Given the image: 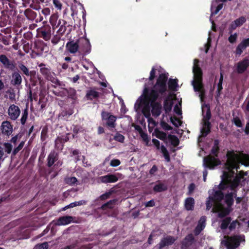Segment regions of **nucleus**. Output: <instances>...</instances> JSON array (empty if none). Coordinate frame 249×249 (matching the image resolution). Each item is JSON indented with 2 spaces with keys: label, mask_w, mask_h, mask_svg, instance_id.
I'll return each instance as SVG.
<instances>
[{
  "label": "nucleus",
  "mask_w": 249,
  "mask_h": 249,
  "mask_svg": "<svg viewBox=\"0 0 249 249\" xmlns=\"http://www.w3.org/2000/svg\"><path fill=\"white\" fill-rule=\"evenodd\" d=\"M41 37H42L45 40H48L51 37L50 31H41L40 32Z\"/></svg>",
  "instance_id": "obj_33"
},
{
  "label": "nucleus",
  "mask_w": 249,
  "mask_h": 249,
  "mask_svg": "<svg viewBox=\"0 0 249 249\" xmlns=\"http://www.w3.org/2000/svg\"><path fill=\"white\" fill-rule=\"evenodd\" d=\"M167 77L163 74H160L156 84L150 92L148 87L145 85L143 94L136 101L134 109L138 113L142 112L144 116L148 118L149 127H153L156 122L150 118L151 113L155 117L159 116L161 111V105L156 99L160 94L166 90V81Z\"/></svg>",
  "instance_id": "obj_2"
},
{
  "label": "nucleus",
  "mask_w": 249,
  "mask_h": 249,
  "mask_svg": "<svg viewBox=\"0 0 249 249\" xmlns=\"http://www.w3.org/2000/svg\"><path fill=\"white\" fill-rule=\"evenodd\" d=\"M65 181L67 184L72 185L76 184L77 179L75 177H69L65 179Z\"/></svg>",
  "instance_id": "obj_34"
},
{
  "label": "nucleus",
  "mask_w": 249,
  "mask_h": 249,
  "mask_svg": "<svg viewBox=\"0 0 249 249\" xmlns=\"http://www.w3.org/2000/svg\"><path fill=\"white\" fill-rule=\"evenodd\" d=\"M28 111H27V109H26L24 110L23 112L22 113V116H21V123L22 124H24L26 121V120L27 119V117H28Z\"/></svg>",
  "instance_id": "obj_39"
},
{
  "label": "nucleus",
  "mask_w": 249,
  "mask_h": 249,
  "mask_svg": "<svg viewBox=\"0 0 249 249\" xmlns=\"http://www.w3.org/2000/svg\"><path fill=\"white\" fill-rule=\"evenodd\" d=\"M195 200L192 197H188L185 201V207L188 210H193L194 207Z\"/></svg>",
  "instance_id": "obj_22"
},
{
  "label": "nucleus",
  "mask_w": 249,
  "mask_h": 249,
  "mask_svg": "<svg viewBox=\"0 0 249 249\" xmlns=\"http://www.w3.org/2000/svg\"><path fill=\"white\" fill-rule=\"evenodd\" d=\"M3 146L5 148V151L8 154H10L12 150V145L8 142H5L3 143Z\"/></svg>",
  "instance_id": "obj_40"
},
{
  "label": "nucleus",
  "mask_w": 249,
  "mask_h": 249,
  "mask_svg": "<svg viewBox=\"0 0 249 249\" xmlns=\"http://www.w3.org/2000/svg\"><path fill=\"white\" fill-rule=\"evenodd\" d=\"M20 110L19 108L15 105H11L8 109V114L9 117L13 120H16L19 116Z\"/></svg>",
  "instance_id": "obj_10"
},
{
  "label": "nucleus",
  "mask_w": 249,
  "mask_h": 249,
  "mask_svg": "<svg viewBox=\"0 0 249 249\" xmlns=\"http://www.w3.org/2000/svg\"><path fill=\"white\" fill-rule=\"evenodd\" d=\"M220 162L215 157L209 156L204 158L203 165L205 167L213 169L215 166L219 165Z\"/></svg>",
  "instance_id": "obj_8"
},
{
  "label": "nucleus",
  "mask_w": 249,
  "mask_h": 249,
  "mask_svg": "<svg viewBox=\"0 0 249 249\" xmlns=\"http://www.w3.org/2000/svg\"><path fill=\"white\" fill-rule=\"evenodd\" d=\"M0 62L5 68L12 70L15 67L13 62L11 61L7 56L4 54L0 55Z\"/></svg>",
  "instance_id": "obj_16"
},
{
  "label": "nucleus",
  "mask_w": 249,
  "mask_h": 249,
  "mask_svg": "<svg viewBox=\"0 0 249 249\" xmlns=\"http://www.w3.org/2000/svg\"><path fill=\"white\" fill-rule=\"evenodd\" d=\"M176 240L175 238L172 236H167L163 238L160 243V249L173 244Z\"/></svg>",
  "instance_id": "obj_19"
},
{
  "label": "nucleus",
  "mask_w": 249,
  "mask_h": 249,
  "mask_svg": "<svg viewBox=\"0 0 249 249\" xmlns=\"http://www.w3.org/2000/svg\"><path fill=\"white\" fill-rule=\"evenodd\" d=\"M245 132L247 135L249 134V123L246 124Z\"/></svg>",
  "instance_id": "obj_63"
},
{
  "label": "nucleus",
  "mask_w": 249,
  "mask_h": 249,
  "mask_svg": "<svg viewBox=\"0 0 249 249\" xmlns=\"http://www.w3.org/2000/svg\"><path fill=\"white\" fill-rule=\"evenodd\" d=\"M170 120L172 124L176 127L180 126L181 124L180 119L175 117H171Z\"/></svg>",
  "instance_id": "obj_35"
},
{
  "label": "nucleus",
  "mask_w": 249,
  "mask_h": 249,
  "mask_svg": "<svg viewBox=\"0 0 249 249\" xmlns=\"http://www.w3.org/2000/svg\"><path fill=\"white\" fill-rule=\"evenodd\" d=\"M152 142L158 149L161 150V152L163 154L167 162L170 161V159L169 155L166 148L163 145L160 146L159 141L156 139H153L152 140Z\"/></svg>",
  "instance_id": "obj_12"
},
{
  "label": "nucleus",
  "mask_w": 249,
  "mask_h": 249,
  "mask_svg": "<svg viewBox=\"0 0 249 249\" xmlns=\"http://www.w3.org/2000/svg\"><path fill=\"white\" fill-rule=\"evenodd\" d=\"M99 179L102 183H113L118 180V178L114 175L108 174L100 177Z\"/></svg>",
  "instance_id": "obj_15"
},
{
  "label": "nucleus",
  "mask_w": 249,
  "mask_h": 249,
  "mask_svg": "<svg viewBox=\"0 0 249 249\" xmlns=\"http://www.w3.org/2000/svg\"><path fill=\"white\" fill-rule=\"evenodd\" d=\"M40 69V71L43 74L45 77L48 79L52 81L54 83H56L57 80L54 77V73L51 71V70L48 68L45 67V65L41 63L38 66Z\"/></svg>",
  "instance_id": "obj_7"
},
{
  "label": "nucleus",
  "mask_w": 249,
  "mask_h": 249,
  "mask_svg": "<svg viewBox=\"0 0 249 249\" xmlns=\"http://www.w3.org/2000/svg\"><path fill=\"white\" fill-rule=\"evenodd\" d=\"M169 88L171 90H176L178 87L177 81L176 79H171L168 83Z\"/></svg>",
  "instance_id": "obj_28"
},
{
  "label": "nucleus",
  "mask_w": 249,
  "mask_h": 249,
  "mask_svg": "<svg viewBox=\"0 0 249 249\" xmlns=\"http://www.w3.org/2000/svg\"><path fill=\"white\" fill-rule=\"evenodd\" d=\"M155 133L156 137L160 140H164L166 138V134L164 132L160 131H155Z\"/></svg>",
  "instance_id": "obj_36"
},
{
  "label": "nucleus",
  "mask_w": 249,
  "mask_h": 249,
  "mask_svg": "<svg viewBox=\"0 0 249 249\" xmlns=\"http://www.w3.org/2000/svg\"><path fill=\"white\" fill-rule=\"evenodd\" d=\"M4 151L3 148L1 146H0V160L2 159V158L4 156Z\"/></svg>",
  "instance_id": "obj_60"
},
{
  "label": "nucleus",
  "mask_w": 249,
  "mask_h": 249,
  "mask_svg": "<svg viewBox=\"0 0 249 249\" xmlns=\"http://www.w3.org/2000/svg\"><path fill=\"white\" fill-rule=\"evenodd\" d=\"M193 239L194 237L192 234L188 235L182 242V248L187 247L191 245Z\"/></svg>",
  "instance_id": "obj_26"
},
{
  "label": "nucleus",
  "mask_w": 249,
  "mask_h": 249,
  "mask_svg": "<svg viewBox=\"0 0 249 249\" xmlns=\"http://www.w3.org/2000/svg\"><path fill=\"white\" fill-rule=\"evenodd\" d=\"M19 68L25 75L27 76L30 75L29 71L25 65L21 64L19 66Z\"/></svg>",
  "instance_id": "obj_43"
},
{
  "label": "nucleus",
  "mask_w": 249,
  "mask_h": 249,
  "mask_svg": "<svg viewBox=\"0 0 249 249\" xmlns=\"http://www.w3.org/2000/svg\"><path fill=\"white\" fill-rule=\"evenodd\" d=\"M227 160L225 164L226 170L221 176V183L218 186L219 190L216 188L213 189V196H210L206 201L207 210H210L213 206L212 211L217 213L219 217H223L228 215L231 211V206L233 204L234 196L236 194L230 193L224 197L222 190L230 188L235 191L236 188L244 181L245 176L247 172L242 171L238 174L235 173L239 169L240 163L249 166V156L242 153L228 152L227 154Z\"/></svg>",
  "instance_id": "obj_1"
},
{
  "label": "nucleus",
  "mask_w": 249,
  "mask_h": 249,
  "mask_svg": "<svg viewBox=\"0 0 249 249\" xmlns=\"http://www.w3.org/2000/svg\"><path fill=\"white\" fill-rule=\"evenodd\" d=\"M36 249H47L48 245L47 243H43L41 244L38 245L36 247Z\"/></svg>",
  "instance_id": "obj_48"
},
{
  "label": "nucleus",
  "mask_w": 249,
  "mask_h": 249,
  "mask_svg": "<svg viewBox=\"0 0 249 249\" xmlns=\"http://www.w3.org/2000/svg\"><path fill=\"white\" fill-rule=\"evenodd\" d=\"M162 126L165 130H170L171 129V127L166 123H162Z\"/></svg>",
  "instance_id": "obj_57"
},
{
  "label": "nucleus",
  "mask_w": 249,
  "mask_h": 249,
  "mask_svg": "<svg viewBox=\"0 0 249 249\" xmlns=\"http://www.w3.org/2000/svg\"><path fill=\"white\" fill-rule=\"evenodd\" d=\"M193 72L194 76L192 84L194 90L197 92L201 101L202 102L205 94V90L202 82V72L199 65V60L197 59L194 60Z\"/></svg>",
  "instance_id": "obj_3"
},
{
  "label": "nucleus",
  "mask_w": 249,
  "mask_h": 249,
  "mask_svg": "<svg viewBox=\"0 0 249 249\" xmlns=\"http://www.w3.org/2000/svg\"><path fill=\"white\" fill-rule=\"evenodd\" d=\"M58 16L57 14L52 15L50 18V22L53 27L56 25Z\"/></svg>",
  "instance_id": "obj_32"
},
{
  "label": "nucleus",
  "mask_w": 249,
  "mask_h": 249,
  "mask_svg": "<svg viewBox=\"0 0 249 249\" xmlns=\"http://www.w3.org/2000/svg\"><path fill=\"white\" fill-rule=\"evenodd\" d=\"M25 142L24 141H22L18 145V147L15 148L13 150V154L16 155L18 152L23 147L24 145Z\"/></svg>",
  "instance_id": "obj_41"
},
{
  "label": "nucleus",
  "mask_w": 249,
  "mask_h": 249,
  "mask_svg": "<svg viewBox=\"0 0 249 249\" xmlns=\"http://www.w3.org/2000/svg\"><path fill=\"white\" fill-rule=\"evenodd\" d=\"M247 47L246 45L242 41L237 47L236 48V53L238 54H241L244 50Z\"/></svg>",
  "instance_id": "obj_38"
},
{
  "label": "nucleus",
  "mask_w": 249,
  "mask_h": 249,
  "mask_svg": "<svg viewBox=\"0 0 249 249\" xmlns=\"http://www.w3.org/2000/svg\"><path fill=\"white\" fill-rule=\"evenodd\" d=\"M120 163L121 162L119 160L114 159L110 161V165L112 167H116L119 165Z\"/></svg>",
  "instance_id": "obj_47"
},
{
  "label": "nucleus",
  "mask_w": 249,
  "mask_h": 249,
  "mask_svg": "<svg viewBox=\"0 0 249 249\" xmlns=\"http://www.w3.org/2000/svg\"><path fill=\"white\" fill-rule=\"evenodd\" d=\"M246 21V18L244 17H241L231 23L229 27L230 33L236 29V28L242 26Z\"/></svg>",
  "instance_id": "obj_13"
},
{
  "label": "nucleus",
  "mask_w": 249,
  "mask_h": 249,
  "mask_svg": "<svg viewBox=\"0 0 249 249\" xmlns=\"http://www.w3.org/2000/svg\"><path fill=\"white\" fill-rule=\"evenodd\" d=\"M86 96L89 99L92 100L99 96V93L93 90H90L87 93Z\"/></svg>",
  "instance_id": "obj_27"
},
{
  "label": "nucleus",
  "mask_w": 249,
  "mask_h": 249,
  "mask_svg": "<svg viewBox=\"0 0 249 249\" xmlns=\"http://www.w3.org/2000/svg\"><path fill=\"white\" fill-rule=\"evenodd\" d=\"M202 112L203 116V124L201 129V135L199 136L198 142L201 141V137L206 136L210 132V124L209 122L211 118V112L209 107L207 105H202Z\"/></svg>",
  "instance_id": "obj_5"
},
{
  "label": "nucleus",
  "mask_w": 249,
  "mask_h": 249,
  "mask_svg": "<svg viewBox=\"0 0 249 249\" xmlns=\"http://www.w3.org/2000/svg\"><path fill=\"white\" fill-rule=\"evenodd\" d=\"M166 189V186L163 184L160 183L156 185L154 187V190L157 192H160Z\"/></svg>",
  "instance_id": "obj_31"
},
{
  "label": "nucleus",
  "mask_w": 249,
  "mask_h": 249,
  "mask_svg": "<svg viewBox=\"0 0 249 249\" xmlns=\"http://www.w3.org/2000/svg\"><path fill=\"white\" fill-rule=\"evenodd\" d=\"M72 220V218L70 216H65L60 217L57 221L58 225H65L69 224Z\"/></svg>",
  "instance_id": "obj_20"
},
{
  "label": "nucleus",
  "mask_w": 249,
  "mask_h": 249,
  "mask_svg": "<svg viewBox=\"0 0 249 249\" xmlns=\"http://www.w3.org/2000/svg\"><path fill=\"white\" fill-rule=\"evenodd\" d=\"M176 101V100L173 101L170 99H167L165 101L164 107L166 113H168L171 110L173 105L175 104Z\"/></svg>",
  "instance_id": "obj_23"
},
{
  "label": "nucleus",
  "mask_w": 249,
  "mask_h": 249,
  "mask_svg": "<svg viewBox=\"0 0 249 249\" xmlns=\"http://www.w3.org/2000/svg\"><path fill=\"white\" fill-rule=\"evenodd\" d=\"M206 217L202 216L198 223L197 227H196L195 233L196 234H199V233L203 230L205 227Z\"/></svg>",
  "instance_id": "obj_18"
},
{
  "label": "nucleus",
  "mask_w": 249,
  "mask_h": 249,
  "mask_svg": "<svg viewBox=\"0 0 249 249\" xmlns=\"http://www.w3.org/2000/svg\"><path fill=\"white\" fill-rule=\"evenodd\" d=\"M64 141L62 138H58L55 140V146L58 150H61L63 147Z\"/></svg>",
  "instance_id": "obj_29"
},
{
  "label": "nucleus",
  "mask_w": 249,
  "mask_h": 249,
  "mask_svg": "<svg viewBox=\"0 0 249 249\" xmlns=\"http://www.w3.org/2000/svg\"><path fill=\"white\" fill-rule=\"evenodd\" d=\"M245 241L244 235H235L230 237L225 235L221 241V244L226 246L228 249H235L239 246L241 242Z\"/></svg>",
  "instance_id": "obj_6"
},
{
  "label": "nucleus",
  "mask_w": 249,
  "mask_h": 249,
  "mask_svg": "<svg viewBox=\"0 0 249 249\" xmlns=\"http://www.w3.org/2000/svg\"><path fill=\"white\" fill-rule=\"evenodd\" d=\"M69 94L71 98L74 99L76 94V90L73 89H69Z\"/></svg>",
  "instance_id": "obj_51"
},
{
  "label": "nucleus",
  "mask_w": 249,
  "mask_h": 249,
  "mask_svg": "<svg viewBox=\"0 0 249 249\" xmlns=\"http://www.w3.org/2000/svg\"><path fill=\"white\" fill-rule=\"evenodd\" d=\"M109 196V194L107 193V194L102 195L100 196V197L102 199L104 200V199H106Z\"/></svg>",
  "instance_id": "obj_62"
},
{
  "label": "nucleus",
  "mask_w": 249,
  "mask_h": 249,
  "mask_svg": "<svg viewBox=\"0 0 249 249\" xmlns=\"http://www.w3.org/2000/svg\"><path fill=\"white\" fill-rule=\"evenodd\" d=\"M239 225L238 222L237 220H234L230 223L229 227V229L230 231H231L235 229V228Z\"/></svg>",
  "instance_id": "obj_45"
},
{
  "label": "nucleus",
  "mask_w": 249,
  "mask_h": 249,
  "mask_svg": "<svg viewBox=\"0 0 249 249\" xmlns=\"http://www.w3.org/2000/svg\"><path fill=\"white\" fill-rule=\"evenodd\" d=\"M145 207H153L155 205V202L154 200H151L148 202H147L145 204Z\"/></svg>",
  "instance_id": "obj_54"
},
{
  "label": "nucleus",
  "mask_w": 249,
  "mask_h": 249,
  "mask_svg": "<svg viewBox=\"0 0 249 249\" xmlns=\"http://www.w3.org/2000/svg\"><path fill=\"white\" fill-rule=\"evenodd\" d=\"M170 140L171 141V143L174 145L177 146L178 144L179 141L177 137L174 136H170Z\"/></svg>",
  "instance_id": "obj_42"
},
{
  "label": "nucleus",
  "mask_w": 249,
  "mask_h": 249,
  "mask_svg": "<svg viewBox=\"0 0 249 249\" xmlns=\"http://www.w3.org/2000/svg\"><path fill=\"white\" fill-rule=\"evenodd\" d=\"M249 65V60L245 59L239 62L237 65V71L239 73L243 72Z\"/></svg>",
  "instance_id": "obj_17"
},
{
  "label": "nucleus",
  "mask_w": 249,
  "mask_h": 249,
  "mask_svg": "<svg viewBox=\"0 0 249 249\" xmlns=\"http://www.w3.org/2000/svg\"><path fill=\"white\" fill-rule=\"evenodd\" d=\"M86 203H87L86 201H85L84 200H80L79 201H75V202L71 203V204H69V206L73 208V207H76L77 206L85 205L86 204Z\"/></svg>",
  "instance_id": "obj_37"
},
{
  "label": "nucleus",
  "mask_w": 249,
  "mask_h": 249,
  "mask_svg": "<svg viewBox=\"0 0 249 249\" xmlns=\"http://www.w3.org/2000/svg\"><path fill=\"white\" fill-rule=\"evenodd\" d=\"M141 135L142 140L145 142L146 145H148L149 139L147 135L144 133H142Z\"/></svg>",
  "instance_id": "obj_49"
},
{
  "label": "nucleus",
  "mask_w": 249,
  "mask_h": 249,
  "mask_svg": "<svg viewBox=\"0 0 249 249\" xmlns=\"http://www.w3.org/2000/svg\"><path fill=\"white\" fill-rule=\"evenodd\" d=\"M195 185L194 184L192 183L189 186V191L190 193H192L195 189Z\"/></svg>",
  "instance_id": "obj_61"
},
{
  "label": "nucleus",
  "mask_w": 249,
  "mask_h": 249,
  "mask_svg": "<svg viewBox=\"0 0 249 249\" xmlns=\"http://www.w3.org/2000/svg\"><path fill=\"white\" fill-rule=\"evenodd\" d=\"M231 221V218L230 217H226L221 221L220 228L224 233H226L225 232V231L227 229L228 226L230 223Z\"/></svg>",
  "instance_id": "obj_24"
},
{
  "label": "nucleus",
  "mask_w": 249,
  "mask_h": 249,
  "mask_svg": "<svg viewBox=\"0 0 249 249\" xmlns=\"http://www.w3.org/2000/svg\"><path fill=\"white\" fill-rule=\"evenodd\" d=\"M218 146L215 144L214 147L212 149V153L216 155V154L218 151Z\"/></svg>",
  "instance_id": "obj_59"
},
{
  "label": "nucleus",
  "mask_w": 249,
  "mask_h": 249,
  "mask_svg": "<svg viewBox=\"0 0 249 249\" xmlns=\"http://www.w3.org/2000/svg\"><path fill=\"white\" fill-rule=\"evenodd\" d=\"M53 4L55 7L59 10L62 9V4L59 0H53Z\"/></svg>",
  "instance_id": "obj_44"
},
{
  "label": "nucleus",
  "mask_w": 249,
  "mask_h": 249,
  "mask_svg": "<svg viewBox=\"0 0 249 249\" xmlns=\"http://www.w3.org/2000/svg\"><path fill=\"white\" fill-rule=\"evenodd\" d=\"M155 70H154V68H153L152 70L151 71L150 76L149 78L150 80H152L153 79V78L155 77Z\"/></svg>",
  "instance_id": "obj_56"
},
{
  "label": "nucleus",
  "mask_w": 249,
  "mask_h": 249,
  "mask_svg": "<svg viewBox=\"0 0 249 249\" xmlns=\"http://www.w3.org/2000/svg\"><path fill=\"white\" fill-rule=\"evenodd\" d=\"M102 118L103 120H106L107 125L110 128H114L115 126L116 117L112 115L110 113L103 111L102 112Z\"/></svg>",
  "instance_id": "obj_9"
},
{
  "label": "nucleus",
  "mask_w": 249,
  "mask_h": 249,
  "mask_svg": "<svg viewBox=\"0 0 249 249\" xmlns=\"http://www.w3.org/2000/svg\"><path fill=\"white\" fill-rule=\"evenodd\" d=\"M114 139L118 142H123L124 140V137L122 134H117L114 137Z\"/></svg>",
  "instance_id": "obj_50"
},
{
  "label": "nucleus",
  "mask_w": 249,
  "mask_h": 249,
  "mask_svg": "<svg viewBox=\"0 0 249 249\" xmlns=\"http://www.w3.org/2000/svg\"><path fill=\"white\" fill-rule=\"evenodd\" d=\"M67 50L71 53H75L79 51L84 54L89 53L91 50V45L88 39L81 37L76 41H71L66 44Z\"/></svg>",
  "instance_id": "obj_4"
},
{
  "label": "nucleus",
  "mask_w": 249,
  "mask_h": 249,
  "mask_svg": "<svg viewBox=\"0 0 249 249\" xmlns=\"http://www.w3.org/2000/svg\"><path fill=\"white\" fill-rule=\"evenodd\" d=\"M22 78L18 72H14L12 75L11 83L14 85H19L21 84Z\"/></svg>",
  "instance_id": "obj_21"
},
{
  "label": "nucleus",
  "mask_w": 249,
  "mask_h": 249,
  "mask_svg": "<svg viewBox=\"0 0 249 249\" xmlns=\"http://www.w3.org/2000/svg\"><path fill=\"white\" fill-rule=\"evenodd\" d=\"M210 41H211V38H210V37L209 36V37L208 38V42L205 45V48H206L205 53H207L209 50V47L210 46Z\"/></svg>",
  "instance_id": "obj_55"
},
{
  "label": "nucleus",
  "mask_w": 249,
  "mask_h": 249,
  "mask_svg": "<svg viewBox=\"0 0 249 249\" xmlns=\"http://www.w3.org/2000/svg\"><path fill=\"white\" fill-rule=\"evenodd\" d=\"M1 130L4 135L9 136L13 131V127L9 122L4 121L1 125Z\"/></svg>",
  "instance_id": "obj_14"
},
{
  "label": "nucleus",
  "mask_w": 249,
  "mask_h": 249,
  "mask_svg": "<svg viewBox=\"0 0 249 249\" xmlns=\"http://www.w3.org/2000/svg\"><path fill=\"white\" fill-rule=\"evenodd\" d=\"M223 78V75L221 73L220 77V79H219V83H218V85H217V89H218V90L219 91L221 90V89H222V84Z\"/></svg>",
  "instance_id": "obj_52"
},
{
  "label": "nucleus",
  "mask_w": 249,
  "mask_h": 249,
  "mask_svg": "<svg viewBox=\"0 0 249 249\" xmlns=\"http://www.w3.org/2000/svg\"><path fill=\"white\" fill-rule=\"evenodd\" d=\"M237 37V34L235 33L234 34H231L229 37V41L230 43H233L235 42L236 40Z\"/></svg>",
  "instance_id": "obj_46"
},
{
  "label": "nucleus",
  "mask_w": 249,
  "mask_h": 249,
  "mask_svg": "<svg viewBox=\"0 0 249 249\" xmlns=\"http://www.w3.org/2000/svg\"><path fill=\"white\" fill-rule=\"evenodd\" d=\"M42 13L45 15H48L50 13V10L48 8H46L42 10Z\"/></svg>",
  "instance_id": "obj_58"
},
{
  "label": "nucleus",
  "mask_w": 249,
  "mask_h": 249,
  "mask_svg": "<svg viewBox=\"0 0 249 249\" xmlns=\"http://www.w3.org/2000/svg\"><path fill=\"white\" fill-rule=\"evenodd\" d=\"M243 42L246 47L249 46V38L244 40Z\"/></svg>",
  "instance_id": "obj_64"
},
{
  "label": "nucleus",
  "mask_w": 249,
  "mask_h": 249,
  "mask_svg": "<svg viewBox=\"0 0 249 249\" xmlns=\"http://www.w3.org/2000/svg\"><path fill=\"white\" fill-rule=\"evenodd\" d=\"M181 100L178 101V104H176L174 107V111L178 115H181L182 114L181 109Z\"/></svg>",
  "instance_id": "obj_30"
},
{
  "label": "nucleus",
  "mask_w": 249,
  "mask_h": 249,
  "mask_svg": "<svg viewBox=\"0 0 249 249\" xmlns=\"http://www.w3.org/2000/svg\"><path fill=\"white\" fill-rule=\"evenodd\" d=\"M56 159V154L54 152H51L48 157V165L50 167L53 165Z\"/></svg>",
  "instance_id": "obj_25"
},
{
  "label": "nucleus",
  "mask_w": 249,
  "mask_h": 249,
  "mask_svg": "<svg viewBox=\"0 0 249 249\" xmlns=\"http://www.w3.org/2000/svg\"><path fill=\"white\" fill-rule=\"evenodd\" d=\"M226 0H213L211 5V16L216 15L222 8L223 4L218 3L219 1L225 2Z\"/></svg>",
  "instance_id": "obj_11"
},
{
  "label": "nucleus",
  "mask_w": 249,
  "mask_h": 249,
  "mask_svg": "<svg viewBox=\"0 0 249 249\" xmlns=\"http://www.w3.org/2000/svg\"><path fill=\"white\" fill-rule=\"evenodd\" d=\"M234 124L238 127H241L242 126V122L240 120L237 118L234 119Z\"/></svg>",
  "instance_id": "obj_53"
}]
</instances>
